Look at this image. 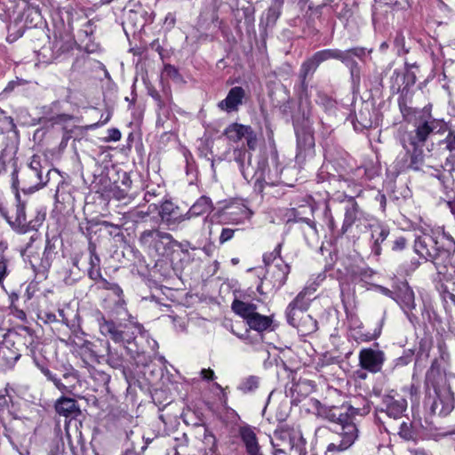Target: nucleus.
<instances>
[{"label":"nucleus","mask_w":455,"mask_h":455,"mask_svg":"<svg viewBox=\"0 0 455 455\" xmlns=\"http://www.w3.org/2000/svg\"><path fill=\"white\" fill-rule=\"evenodd\" d=\"M356 409L347 407L346 412L339 409L331 410L327 418L333 422H338L341 426L339 433L341 440L339 443H331L327 446V452L343 451L348 449L358 437V428L351 414L355 412Z\"/></svg>","instance_id":"f257e3e1"},{"label":"nucleus","mask_w":455,"mask_h":455,"mask_svg":"<svg viewBox=\"0 0 455 455\" xmlns=\"http://www.w3.org/2000/svg\"><path fill=\"white\" fill-rule=\"evenodd\" d=\"M98 323L102 335L109 337L115 343L124 345L132 343L136 339L137 334H141L145 331L140 323L132 319L129 320V323H116L113 320L107 319L100 313Z\"/></svg>","instance_id":"f03ea898"},{"label":"nucleus","mask_w":455,"mask_h":455,"mask_svg":"<svg viewBox=\"0 0 455 455\" xmlns=\"http://www.w3.org/2000/svg\"><path fill=\"white\" fill-rule=\"evenodd\" d=\"M347 52L339 49H325L316 52L311 58L305 60L299 69V79L301 83L302 91L305 92L307 89V84L306 82L308 76H311L317 69L318 66L326 60L334 59L339 60L342 62H347Z\"/></svg>","instance_id":"7ed1b4c3"},{"label":"nucleus","mask_w":455,"mask_h":455,"mask_svg":"<svg viewBox=\"0 0 455 455\" xmlns=\"http://www.w3.org/2000/svg\"><path fill=\"white\" fill-rule=\"evenodd\" d=\"M443 238L451 237L443 234L432 235L430 234L424 233L415 239L414 251L421 258L433 261L441 255V251H443L446 247L445 243L442 242L443 240Z\"/></svg>","instance_id":"20e7f679"},{"label":"nucleus","mask_w":455,"mask_h":455,"mask_svg":"<svg viewBox=\"0 0 455 455\" xmlns=\"http://www.w3.org/2000/svg\"><path fill=\"white\" fill-rule=\"evenodd\" d=\"M442 241L446 247L441 251V255L432 262L434 263L438 275L445 281H451L455 276V242L452 238H443Z\"/></svg>","instance_id":"39448f33"},{"label":"nucleus","mask_w":455,"mask_h":455,"mask_svg":"<svg viewBox=\"0 0 455 455\" xmlns=\"http://www.w3.org/2000/svg\"><path fill=\"white\" fill-rule=\"evenodd\" d=\"M315 291V289L309 287L301 291L296 298L288 305L286 309V317L289 324L293 327L299 325V318L301 314L306 312L309 307L310 298Z\"/></svg>","instance_id":"423d86ee"},{"label":"nucleus","mask_w":455,"mask_h":455,"mask_svg":"<svg viewBox=\"0 0 455 455\" xmlns=\"http://www.w3.org/2000/svg\"><path fill=\"white\" fill-rule=\"evenodd\" d=\"M429 396L430 411L432 414L447 416L454 408V397L451 389H441Z\"/></svg>","instance_id":"0eeeda50"},{"label":"nucleus","mask_w":455,"mask_h":455,"mask_svg":"<svg viewBox=\"0 0 455 455\" xmlns=\"http://www.w3.org/2000/svg\"><path fill=\"white\" fill-rule=\"evenodd\" d=\"M140 243L142 246L154 249L156 251H160L161 245L164 243H172L180 247L182 245L180 243L175 241L171 234L159 229L143 231L140 235Z\"/></svg>","instance_id":"6e6552de"},{"label":"nucleus","mask_w":455,"mask_h":455,"mask_svg":"<svg viewBox=\"0 0 455 455\" xmlns=\"http://www.w3.org/2000/svg\"><path fill=\"white\" fill-rule=\"evenodd\" d=\"M407 408V401L399 396L388 394L383 396L382 402L377 408L379 413H385L392 419H399L403 416Z\"/></svg>","instance_id":"1a4fd4ad"},{"label":"nucleus","mask_w":455,"mask_h":455,"mask_svg":"<svg viewBox=\"0 0 455 455\" xmlns=\"http://www.w3.org/2000/svg\"><path fill=\"white\" fill-rule=\"evenodd\" d=\"M275 455L289 453L290 455H305L302 454V447L294 445L292 438L288 432H275L271 440Z\"/></svg>","instance_id":"9d476101"},{"label":"nucleus","mask_w":455,"mask_h":455,"mask_svg":"<svg viewBox=\"0 0 455 455\" xmlns=\"http://www.w3.org/2000/svg\"><path fill=\"white\" fill-rule=\"evenodd\" d=\"M385 355L380 350L363 348L359 353V364L370 372L377 373L381 371Z\"/></svg>","instance_id":"9b49d317"},{"label":"nucleus","mask_w":455,"mask_h":455,"mask_svg":"<svg viewBox=\"0 0 455 455\" xmlns=\"http://www.w3.org/2000/svg\"><path fill=\"white\" fill-rule=\"evenodd\" d=\"M44 220V215L37 216L36 220L27 221L25 206L19 204L16 206L14 220L11 222L14 228L20 233H27L30 229H36Z\"/></svg>","instance_id":"f8f14e48"},{"label":"nucleus","mask_w":455,"mask_h":455,"mask_svg":"<svg viewBox=\"0 0 455 455\" xmlns=\"http://www.w3.org/2000/svg\"><path fill=\"white\" fill-rule=\"evenodd\" d=\"M395 300L407 315L411 313L416 307L414 292L405 282H402L396 285Z\"/></svg>","instance_id":"ddd939ff"},{"label":"nucleus","mask_w":455,"mask_h":455,"mask_svg":"<svg viewBox=\"0 0 455 455\" xmlns=\"http://www.w3.org/2000/svg\"><path fill=\"white\" fill-rule=\"evenodd\" d=\"M426 386L434 389V392L441 389H451L447 384L444 372L441 370L436 361H434L426 374Z\"/></svg>","instance_id":"4468645a"},{"label":"nucleus","mask_w":455,"mask_h":455,"mask_svg":"<svg viewBox=\"0 0 455 455\" xmlns=\"http://www.w3.org/2000/svg\"><path fill=\"white\" fill-rule=\"evenodd\" d=\"M213 205L212 200L207 196H201L183 215H180L176 221L181 222L184 220H190L193 217H198L204 213H209L212 211Z\"/></svg>","instance_id":"2eb2a0df"},{"label":"nucleus","mask_w":455,"mask_h":455,"mask_svg":"<svg viewBox=\"0 0 455 455\" xmlns=\"http://www.w3.org/2000/svg\"><path fill=\"white\" fill-rule=\"evenodd\" d=\"M244 95L245 92L242 87H233L229 90L226 99L219 102L218 107L227 112L237 110L238 106L243 102Z\"/></svg>","instance_id":"dca6fc26"},{"label":"nucleus","mask_w":455,"mask_h":455,"mask_svg":"<svg viewBox=\"0 0 455 455\" xmlns=\"http://www.w3.org/2000/svg\"><path fill=\"white\" fill-rule=\"evenodd\" d=\"M371 230V239L372 240L371 251L376 255L381 254V243L387 239L389 235L387 228L379 223L369 225Z\"/></svg>","instance_id":"f3484780"},{"label":"nucleus","mask_w":455,"mask_h":455,"mask_svg":"<svg viewBox=\"0 0 455 455\" xmlns=\"http://www.w3.org/2000/svg\"><path fill=\"white\" fill-rule=\"evenodd\" d=\"M55 410L58 414L70 419H76L81 413L76 401L68 397H61L57 400Z\"/></svg>","instance_id":"a211bd4d"},{"label":"nucleus","mask_w":455,"mask_h":455,"mask_svg":"<svg viewBox=\"0 0 455 455\" xmlns=\"http://www.w3.org/2000/svg\"><path fill=\"white\" fill-rule=\"evenodd\" d=\"M435 129V121H424L418 124L415 129V135L411 137V143L413 147L423 145L428 136Z\"/></svg>","instance_id":"6ab92c4d"},{"label":"nucleus","mask_w":455,"mask_h":455,"mask_svg":"<svg viewBox=\"0 0 455 455\" xmlns=\"http://www.w3.org/2000/svg\"><path fill=\"white\" fill-rule=\"evenodd\" d=\"M246 451L250 455H262L259 451V446L254 431L249 427H243L239 431Z\"/></svg>","instance_id":"aec40b11"},{"label":"nucleus","mask_w":455,"mask_h":455,"mask_svg":"<svg viewBox=\"0 0 455 455\" xmlns=\"http://www.w3.org/2000/svg\"><path fill=\"white\" fill-rule=\"evenodd\" d=\"M297 146L299 153L297 158L306 156L307 152L310 153L315 147V139L313 134L308 131L297 132Z\"/></svg>","instance_id":"412c9836"},{"label":"nucleus","mask_w":455,"mask_h":455,"mask_svg":"<svg viewBox=\"0 0 455 455\" xmlns=\"http://www.w3.org/2000/svg\"><path fill=\"white\" fill-rule=\"evenodd\" d=\"M345 210V217L341 228L342 234L347 232L352 225L358 220L359 206L357 203L351 198Z\"/></svg>","instance_id":"4be33fe9"},{"label":"nucleus","mask_w":455,"mask_h":455,"mask_svg":"<svg viewBox=\"0 0 455 455\" xmlns=\"http://www.w3.org/2000/svg\"><path fill=\"white\" fill-rule=\"evenodd\" d=\"M235 161L239 164L240 171L245 180L252 178L249 166L251 164V154L247 153L243 148L234 150Z\"/></svg>","instance_id":"5701e85b"},{"label":"nucleus","mask_w":455,"mask_h":455,"mask_svg":"<svg viewBox=\"0 0 455 455\" xmlns=\"http://www.w3.org/2000/svg\"><path fill=\"white\" fill-rule=\"evenodd\" d=\"M250 127L249 125L233 123L225 129L224 135L229 140L237 142L248 134Z\"/></svg>","instance_id":"b1692460"},{"label":"nucleus","mask_w":455,"mask_h":455,"mask_svg":"<svg viewBox=\"0 0 455 455\" xmlns=\"http://www.w3.org/2000/svg\"><path fill=\"white\" fill-rule=\"evenodd\" d=\"M250 329L255 330L257 333H261L268 329L272 323V320L266 315H262L255 312L247 321Z\"/></svg>","instance_id":"393cba45"},{"label":"nucleus","mask_w":455,"mask_h":455,"mask_svg":"<svg viewBox=\"0 0 455 455\" xmlns=\"http://www.w3.org/2000/svg\"><path fill=\"white\" fill-rule=\"evenodd\" d=\"M233 311L246 321L256 312L257 306L253 303H246L235 299L232 303Z\"/></svg>","instance_id":"a878e982"},{"label":"nucleus","mask_w":455,"mask_h":455,"mask_svg":"<svg viewBox=\"0 0 455 455\" xmlns=\"http://www.w3.org/2000/svg\"><path fill=\"white\" fill-rule=\"evenodd\" d=\"M28 181V188H24L23 190L27 189L30 192L38 190L43 188L48 182V180H44L42 172H36L35 174H31V171H27L25 174L24 182Z\"/></svg>","instance_id":"bb28decb"},{"label":"nucleus","mask_w":455,"mask_h":455,"mask_svg":"<svg viewBox=\"0 0 455 455\" xmlns=\"http://www.w3.org/2000/svg\"><path fill=\"white\" fill-rule=\"evenodd\" d=\"M289 273L290 266L288 264H284L283 262L276 264L272 272L275 285H277L278 287L283 286L287 280Z\"/></svg>","instance_id":"cd10ccee"},{"label":"nucleus","mask_w":455,"mask_h":455,"mask_svg":"<svg viewBox=\"0 0 455 455\" xmlns=\"http://www.w3.org/2000/svg\"><path fill=\"white\" fill-rule=\"evenodd\" d=\"M156 211H158V206L156 204L153 203L148 205L147 211L139 209L131 211L130 216L134 222H140L144 221L147 217H148L151 213L156 212Z\"/></svg>","instance_id":"c85d7f7f"},{"label":"nucleus","mask_w":455,"mask_h":455,"mask_svg":"<svg viewBox=\"0 0 455 455\" xmlns=\"http://www.w3.org/2000/svg\"><path fill=\"white\" fill-rule=\"evenodd\" d=\"M259 386V379L256 376H249L241 381L238 388L243 393H251L255 391Z\"/></svg>","instance_id":"c756f323"},{"label":"nucleus","mask_w":455,"mask_h":455,"mask_svg":"<svg viewBox=\"0 0 455 455\" xmlns=\"http://www.w3.org/2000/svg\"><path fill=\"white\" fill-rule=\"evenodd\" d=\"M239 339H243L246 344L251 346L260 345L263 341V335L261 333L251 334L250 331H246L243 334L235 333Z\"/></svg>","instance_id":"7c9ffc66"},{"label":"nucleus","mask_w":455,"mask_h":455,"mask_svg":"<svg viewBox=\"0 0 455 455\" xmlns=\"http://www.w3.org/2000/svg\"><path fill=\"white\" fill-rule=\"evenodd\" d=\"M173 212H174L173 204L166 201L162 204L160 210H159V215L163 221H164L168 225H171V224H172L171 217H172Z\"/></svg>","instance_id":"2f4dec72"},{"label":"nucleus","mask_w":455,"mask_h":455,"mask_svg":"<svg viewBox=\"0 0 455 455\" xmlns=\"http://www.w3.org/2000/svg\"><path fill=\"white\" fill-rule=\"evenodd\" d=\"M41 371L47 378L48 380L52 381L54 386L60 391H67V387L58 379L49 369L42 368Z\"/></svg>","instance_id":"473e14b6"},{"label":"nucleus","mask_w":455,"mask_h":455,"mask_svg":"<svg viewBox=\"0 0 455 455\" xmlns=\"http://www.w3.org/2000/svg\"><path fill=\"white\" fill-rule=\"evenodd\" d=\"M113 294L115 296H116L117 298V300L116 301V314H119V310H125V307H124V305H125V301L124 299H123V290L121 289V287L115 283L114 286H112V290H110Z\"/></svg>","instance_id":"72a5a7b5"},{"label":"nucleus","mask_w":455,"mask_h":455,"mask_svg":"<svg viewBox=\"0 0 455 455\" xmlns=\"http://www.w3.org/2000/svg\"><path fill=\"white\" fill-rule=\"evenodd\" d=\"M108 363L113 368H120L123 366V357L119 356L117 353L111 351L108 347Z\"/></svg>","instance_id":"f704fd0d"},{"label":"nucleus","mask_w":455,"mask_h":455,"mask_svg":"<svg viewBox=\"0 0 455 455\" xmlns=\"http://www.w3.org/2000/svg\"><path fill=\"white\" fill-rule=\"evenodd\" d=\"M345 52L348 53L347 62H349L350 59H353L354 56L358 57L359 59H362L366 54V52L371 53V49L366 50L365 48L355 47V48L346 50Z\"/></svg>","instance_id":"c9c22d12"},{"label":"nucleus","mask_w":455,"mask_h":455,"mask_svg":"<svg viewBox=\"0 0 455 455\" xmlns=\"http://www.w3.org/2000/svg\"><path fill=\"white\" fill-rule=\"evenodd\" d=\"M246 139L247 146L250 150H255L258 144V139L255 132L251 127L248 131V134L244 137Z\"/></svg>","instance_id":"e433bc0d"},{"label":"nucleus","mask_w":455,"mask_h":455,"mask_svg":"<svg viewBox=\"0 0 455 455\" xmlns=\"http://www.w3.org/2000/svg\"><path fill=\"white\" fill-rule=\"evenodd\" d=\"M281 9L277 6L270 5L267 13V23H275L276 21L281 13Z\"/></svg>","instance_id":"4c0bfd02"},{"label":"nucleus","mask_w":455,"mask_h":455,"mask_svg":"<svg viewBox=\"0 0 455 455\" xmlns=\"http://www.w3.org/2000/svg\"><path fill=\"white\" fill-rule=\"evenodd\" d=\"M236 231H238V229H233L229 228H223L220 235V243L223 244L231 240Z\"/></svg>","instance_id":"58836bf2"},{"label":"nucleus","mask_w":455,"mask_h":455,"mask_svg":"<svg viewBox=\"0 0 455 455\" xmlns=\"http://www.w3.org/2000/svg\"><path fill=\"white\" fill-rule=\"evenodd\" d=\"M443 143L445 144L446 148L450 152L455 151V132L449 131L445 139L443 140Z\"/></svg>","instance_id":"ea45409f"},{"label":"nucleus","mask_w":455,"mask_h":455,"mask_svg":"<svg viewBox=\"0 0 455 455\" xmlns=\"http://www.w3.org/2000/svg\"><path fill=\"white\" fill-rule=\"evenodd\" d=\"M42 165L40 156H33L28 164V171H31V174H35L36 172H42Z\"/></svg>","instance_id":"a19ab883"},{"label":"nucleus","mask_w":455,"mask_h":455,"mask_svg":"<svg viewBox=\"0 0 455 455\" xmlns=\"http://www.w3.org/2000/svg\"><path fill=\"white\" fill-rule=\"evenodd\" d=\"M350 68V73L353 80H359V67L355 60L350 59L349 62H344Z\"/></svg>","instance_id":"79ce46f5"},{"label":"nucleus","mask_w":455,"mask_h":455,"mask_svg":"<svg viewBox=\"0 0 455 455\" xmlns=\"http://www.w3.org/2000/svg\"><path fill=\"white\" fill-rule=\"evenodd\" d=\"M204 443L210 446V451H214V448L216 446V439L215 436L205 430L204 436Z\"/></svg>","instance_id":"37998d69"},{"label":"nucleus","mask_w":455,"mask_h":455,"mask_svg":"<svg viewBox=\"0 0 455 455\" xmlns=\"http://www.w3.org/2000/svg\"><path fill=\"white\" fill-rule=\"evenodd\" d=\"M280 249H281V244H278L274 251H272L268 254H265L263 256V260L266 265H269L271 261L275 259L276 256H278L280 253Z\"/></svg>","instance_id":"c03bdc74"},{"label":"nucleus","mask_w":455,"mask_h":455,"mask_svg":"<svg viewBox=\"0 0 455 455\" xmlns=\"http://www.w3.org/2000/svg\"><path fill=\"white\" fill-rule=\"evenodd\" d=\"M100 257L97 255V253L95 252L94 250L91 251L90 260H89L90 268L100 267Z\"/></svg>","instance_id":"a18cd8bd"},{"label":"nucleus","mask_w":455,"mask_h":455,"mask_svg":"<svg viewBox=\"0 0 455 455\" xmlns=\"http://www.w3.org/2000/svg\"><path fill=\"white\" fill-rule=\"evenodd\" d=\"M108 141H118L120 140L121 139V132L118 129L116 128H112V129H109L108 130Z\"/></svg>","instance_id":"49530a36"},{"label":"nucleus","mask_w":455,"mask_h":455,"mask_svg":"<svg viewBox=\"0 0 455 455\" xmlns=\"http://www.w3.org/2000/svg\"><path fill=\"white\" fill-rule=\"evenodd\" d=\"M88 275L89 277L94 281H100L101 278H103L101 275L100 267L89 268Z\"/></svg>","instance_id":"de8ad7c7"},{"label":"nucleus","mask_w":455,"mask_h":455,"mask_svg":"<svg viewBox=\"0 0 455 455\" xmlns=\"http://www.w3.org/2000/svg\"><path fill=\"white\" fill-rule=\"evenodd\" d=\"M377 290L382 293L383 295L385 296H387L391 299H393L395 300V291H391L384 286H381V285H377Z\"/></svg>","instance_id":"09e8293b"},{"label":"nucleus","mask_w":455,"mask_h":455,"mask_svg":"<svg viewBox=\"0 0 455 455\" xmlns=\"http://www.w3.org/2000/svg\"><path fill=\"white\" fill-rule=\"evenodd\" d=\"M200 373L202 378L207 380H212L215 377L214 371L211 369H203Z\"/></svg>","instance_id":"8fccbe9b"},{"label":"nucleus","mask_w":455,"mask_h":455,"mask_svg":"<svg viewBox=\"0 0 455 455\" xmlns=\"http://www.w3.org/2000/svg\"><path fill=\"white\" fill-rule=\"evenodd\" d=\"M406 240L403 237H398L393 245L394 250H403L405 247Z\"/></svg>","instance_id":"3c124183"},{"label":"nucleus","mask_w":455,"mask_h":455,"mask_svg":"<svg viewBox=\"0 0 455 455\" xmlns=\"http://www.w3.org/2000/svg\"><path fill=\"white\" fill-rule=\"evenodd\" d=\"M26 12L28 13V16L35 15V17L33 19H36V20L41 19V13L37 7H28Z\"/></svg>","instance_id":"603ef678"},{"label":"nucleus","mask_w":455,"mask_h":455,"mask_svg":"<svg viewBox=\"0 0 455 455\" xmlns=\"http://www.w3.org/2000/svg\"><path fill=\"white\" fill-rule=\"evenodd\" d=\"M308 387H311V383L309 381H300L294 386L293 390L296 392H301L302 389H306Z\"/></svg>","instance_id":"864d4df0"},{"label":"nucleus","mask_w":455,"mask_h":455,"mask_svg":"<svg viewBox=\"0 0 455 455\" xmlns=\"http://www.w3.org/2000/svg\"><path fill=\"white\" fill-rule=\"evenodd\" d=\"M420 163V158H419L417 156H412L410 167L412 168L413 170H419Z\"/></svg>","instance_id":"5fc2aeb1"},{"label":"nucleus","mask_w":455,"mask_h":455,"mask_svg":"<svg viewBox=\"0 0 455 455\" xmlns=\"http://www.w3.org/2000/svg\"><path fill=\"white\" fill-rule=\"evenodd\" d=\"M6 263L4 261H0V283L3 281L6 275Z\"/></svg>","instance_id":"6e6d98bb"},{"label":"nucleus","mask_w":455,"mask_h":455,"mask_svg":"<svg viewBox=\"0 0 455 455\" xmlns=\"http://www.w3.org/2000/svg\"><path fill=\"white\" fill-rule=\"evenodd\" d=\"M100 283H101V288L102 289H105V290H112V286L115 285V283H109L108 280H106L105 278H101L100 280Z\"/></svg>","instance_id":"4d7b16f0"},{"label":"nucleus","mask_w":455,"mask_h":455,"mask_svg":"<svg viewBox=\"0 0 455 455\" xmlns=\"http://www.w3.org/2000/svg\"><path fill=\"white\" fill-rule=\"evenodd\" d=\"M407 431H408V426L406 423H403L401 425V432L400 434L404 437V438H408V434H407Z\"/></svg>","instance_id":"13d9d810"},{"label":"nucleus","mask_w":455,"mask_h":455,"mask_svg":"<svg viewBox=\"0 0 455 455\" xmlns=\"http://www.w3.org/2000/svg\"><path fill=\"white\" fill-rule=\"evenodd\" d=\"M7 405V401L5 395L0 394V411L3 410Z\"/></svg>","instance_id":"bf43d9fd"},{"label":"nucleus","mask_w":455,"mask_h":455,"mask_svg":"<svg viewBox=\"0 0 455 455\" xmlns=\"http://www.w3.org/2000/svg\"><path fill=\"white\" fill-rule=\"evenodd\" d=\"M284 0H272V4L274 6H277L279 8L283 7Z\"/></svg>","instance_id":"052dcab7"},{"label":"nucleus","mask_w":455,"mask_h":455,"mask_svg":"<svg viewBox=\"0 0 455 455\" xmlns=\"http://www.w3.org/2000/svg\"><path fill=\"white\" fill-rule=\"evenodd\" d=\"M299 220V221L306 222L308 226H310L311 228H315V224H314V222H312L309 219L300 218Z\"/></svg>","instance_id":"680f3d73"},{"label":"nucleus","mask_w":455,"mask_h":455,"mask_svg":"<svg viewBox=\"0 0 455 455\" xmlns=\"http://www.w3.org/2000/svg\"><path fill=\"white\" fill-rule=\"evenodd\" d=\"M165 70L169 73V74H177V70L171 65H168L165 67Z\"/></svg>","instance_id":"e2e57ef3"},{"label":"nucleus","mask_w":455,"mask_h":455,"mask_svg":"<svg viewBox=\"0 0 455 455\" xmlns=\"http://www.w3.org/2000/svg\"><path fill=\"white\" fill-rule=\"evenodd\" d=\"M23 32H24L23 28H20L17 30V34L13 36V38L12 40H15L16 38L20 37L23 35Z\"/></svg>","instance_id":"0e129e2a"},{"label":"nucleus","mask_w":455,"mask_h":455,"mask_svg":"<svg viewBox=\"0 0 455 455\" xmlns=\"http://www.w3.org/2000/svg\"><path fill=\"white\" fill-rule=\"evenodd\" d=\"M151 192H147L144 196V200L147 202V203H149L150 200H151Z\"/></svg>","instance_id":"69168bd1"},{"label":"nucleus","mask_w":455,"mask_h":455,"mask_svg":"<svg viewBox=\"0 0 455 455\" xmlns=\"http://www.w3.org/2000/svg\"><path fill=\"white\" fill-rule=\"evenodd\" d=\"M155 99L157 100V104H158L159 108H160V109H161V108H163V106H164V105H163V102H162V100H160V97H159V95H158V94H156V95L155 96Z\"/></svg>","instance_id":"338daca9"},{"label":"nucleus","mask_w":455,"mask_h":455,"mask_svg":"<svg viewBox=\"0 0 455 455\" xmlns=\"http://www.w3.org/2000/svg\"><path fill=\"white\" fill-rule=\"evenodd\" d=\"M132 181L130 180L129 178H125V180L123 181V184L126 187V188H129L130 185H131Z\"/></svg>","instance_id":"774afa93"}]
</instances>
